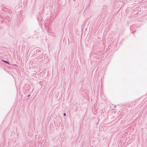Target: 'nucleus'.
Instances as JSON below:
<instances>
[{"instance_id": "obj_1", "label": "nucleus", "mask_w": 147, "mask_h": 147, "mask_svg": "<svg viewBox=\"0 0 147 147\" xmlns=\"http://www.w3.org/2000/svg\"><path fill=\"white\" fill-rule=\"evenodd\" d=\"M34 50H36V53H39L41 51L40 50V49L39 48H36L34 49Z\"/></svg>"}, {"instance_id": "obj_2", "label": "nucleus", "mask_w": 147, "mask_h": 147, "mask_svg": "<svg viewBox=\"0 0 147 147\" xmlns=\"http://www.w3.org/2000/svg\"><path fill=\"white\" fill-rule=\"evenodd\" d=\"M2 60V61L6 63L7 64H8L9 65L10 64L9 62L7 61H6L4 60Z\"/></svg>"}, {"instance_id": "obj_3", "label": "nucleus", "mask_w": 147, "mask_h": 147, "mask_svg": "<svg viewBox=\"0 0 147 147\" xmlns=\"http://www.w3.org/2000/svg\"><path fill=\"white\" fill-rule=\"evenodd\" d=\"M63 115L64 116H66V114L65 113H64L63 114Z\"/></svg>"}, {"instance_id": "obj_4", "label": "nucleus", "mask_w": 147, "mask_h": 147, "mask_svg": "<svg viewBox=\"0 0 147 147\" xmlns=\"http://www.w3.org/2000/svg\"><path fill=\"white\" fill-rule=\"evenodd\" d=\"M30 94H29V95H28L27 96V97H29V96H30Z\"/></svg>"}, {"instance_id": "obj_5", "label": "nucleus", "mask_w": 147, "mask_h": 147, "mask_svg": "<svg viewBox=\"0 0 147 147\" xmlns=\"http://www.w3.org/2000/svg\"><path fill=\"white\" fill-rule=\"evenodd\" d=\"M91 147H93V146H92Z\"/></svg>"}]
</instances>
